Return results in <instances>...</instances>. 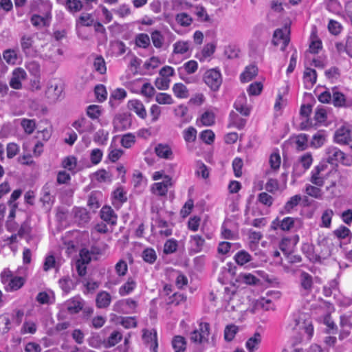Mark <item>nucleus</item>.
<instances>
[{"instance_id": "obj_59", "label": "nucleus", "mask_w": 352, "mask_h": 352, "mask_svg": "<svg viewBox=\"0 0 352 352\" xmlns=\"http://www.w3.org/2000/svg\"><path fill=\"white\" fill-rule=\"evenodd\" d=\"M135 142V136L131 133L124 135L120 140L121 145L126 148H131Z\"/></svg>"}, {"instance_id": "obj_1", "label": "nucleus", "mask_w": 352, "mask_h": 352, "mask_svg": "<svg viewBox=\"0 0 352 352\" xmlns=\"http://www.w3.org/2000/svg\"><path fill=\"white\" fill-rule=\"evenodd\" d=\"M327 164L338 166V163H341L344 166L352 165V157L346 155L344 152L336 146H328L325 149Z\"/></svg>"}, {"instance_id": "obj_41", "label": "nucleus", "mask_w": 352, "mask_h": 352, "mask_svg": "<svg viewBox=\"0 0 352 352\" xmlns=\"http://www.w3.org/2000/svg\"><path fill=\"white\" fill-rule=\"evenodd\" d=\"M94 23V18L91 14L82 13L76 20V26L78 25L85 27L92 26Z\"/></svg>"}, {"instance_id": "obj_37", "label": "nucleus", "mask_w": 352, "mask_h": 352, "mask_svg": "<svg viewBox=\"0 0 352 352\" xmlns=\"http://www.w3.org/2000/svg\"><path fill=\"white\" fill-rule=\"evenodd\" d=\"M236 280L246 285H254L259 281V279L250 273H241L237 276Z\"/></svg>"}, {"instance_id": "obj_47", "label": "nucleus", "mask_w": 352, "mask_h": 352, "mask_svg": "<svg viewBox=\"0 0 352 352\" xmlns=\"http://www.w3.org/2000/svg\"><path fill=\"white\" fill-rule=\"evenodd\" d=\"M58 283L63 292L66 294H68L74 288V282L69 276L60 278Z\"/></svg>"}, {"instance_id": "obj_8", "label": "nucleus", "mask_w": 352, "mask_h": 352, "mask_svg": "<svg viewBox=\"0 0 352 352\" xmlns=\"http://www.w3.org/2000/svg\"><path fill=\"white\" fill-rule=\"evenodd\" d=\"M210 334V324L208 322L199 324V329L194 330L190 334V340L193 342L202 343L208 341Z\"/></svg>"}, {"instance_id": "obj_10", "label": "nucleus", "mask_w": 352, "mask_h": 352, "mask_svg": "<svg viewBox=\"0 0 352 352\" xmlns=\"http://www.w3.org/2000/svg\"><path fill=\"white\" fill-rule=\"evenodd\" d=\"M171 177L165 175L162 182L154 183L151 187L153 194L157 196H165L167 194L168 188L172 186Z\"/></svg>"}, {"instance_id": "obj_29", "label": "nucleus", "mask_w": 352, "mask_h": 352, "mask_svg": "<svg viewBox=\"0 0 352 352\" xmlns=\"http://www.w3.org/2000/svg\"><path fill=\"white\" fill-rule=\"evenodd\" d=\"M258 74V69L255 65H249L245 67V71L241 74L240 79L242 82H247L252 80Z\"/></svg>"}, {"instance_id": "obj_51", "label": "nucleus", "mask_w": 352, "mask_h": 352, "mask_svg": "<svg viewBox=\"0 0 352 352\" xmlns=\"http://www.w3.org/2000/svg\"><path fill=\"white\" fill-rule=\"evenodd\" d=\"M150 38L156 48L160 49L163 46L164 38L160 31H153L151 34Z\"/></svg>"}, {"instance_id": "obj_7", "label": "nucleus", "mask_w": 352, "mask_h": 352, "mask_svg": "<svg viewBox=\"0 0 352 352\" xmlns=\"http://www.w3.org/2000/svg\"><path fill=\"white\" fill-rule=\"evenodd\" d=\"M290 30L287 26L283 28L276 29L273 34L272 43L274 45L281 44L280 50L284 51L289 42Z\"/></svg>"}, {"instance_id": "obj_34", "label": "nucleus", "mask_w": 352, "mask_h": 352, "mask_svg": "<svg viewBox=\"0 0 352 352\" xmlns=\"http://www.w3.org/2000/svg\"><path fill=\"white\" fill-rule=\"evenodd\" d=\"M136 285V282L133 278H128L127 281L119 288V294L124 296L131 294L135 289Z\"/></svg>"}, {"instance_id": "obj_16", "label": "nucleus", "mask_w": 352, "mask_h": 352, "mask_svg": "<svg viewBox=\"0 0 352 352\" xmlns=\"http://www.w3.org/2000/svg\"><path fill=\"white\" fill-rule=\"evenodd\" d=\"M114 129L116 131H122L130 128L131 120L126 114L117 115L113 122Z\"/></svg>"}, {"instance_id": "obj_14", "label": "nucleus", "mask_w": 352, "mask_h": 352, "mask_svg": "<svg viewBox=\"0 0 352 352\" xmlns=\"http://www.w3.org/2000/svg\"><path fill=\"white\" fill-rule=\"evenodd\" d=\"M55 188V184L52 182L46 183L42 188L41 201L43 202L44 206L50 207L54 201V197L52 195V192Z\"/></svg>"}, {"instance_id": "obj_42", "label": "nucleus", "mask_w": 352, "mask_h": 352, "mask_svg": "<svg viewBox=\"0 0 352 352\" xmlns=\"http://www.w3.org/2000/svg\"><path fill=\"white\" fill-rule=\"evenodd\" d=\"M173 91L179 98H186L188 96V90L182 83H175L173 87Z\"/></svg>"}, {"instance_id": "obj_62", "label": "nucleus", "mask_w": 352, "mask_h": 352, "mask_svg": "<svg viewBox=\"0 0 352 352\" xmlns=\"http://www.w3.org/2000/svg\"><path fill=\"white\" fill-rule=\"evenodd\" d=\"M95 70L100 74H103L107 71L106 64L104 58L101 56H97L94 62Z\"/></svg>"}, {"instance_id": "obj_18", "label": "nucleus", "mask_w": 352, "mask_h": 352, "mask_svg": "<svg viewBox=\"0 0 352 352\" xmlns=\"http://www.w3.org/2000/svg\"><path fill=\"white\" fill-rule=\"evenodd\" d=\"M84 301L80 296H75L65 302V306L69 314L80 312L83 307Z\"/></svg>"}, {"instance_id": "obj_64", "label": "nucleus", "mask_w": 352, "mask_h": 352, "mask_svg": "<svg viewBox=\"0 0 352 352\" xmlns=\"http://www.w3.org/2000/svg\"><path fill=\"white\" fill-rule=\"evenodd\" d=\"M144 261L148 263H153L157 258L155 251L152 248H146L142 252Z\"/></svg>"}, {"instance_id": "obj_58", "label": "nucleus", "mask_w": 352, "mask_h": 352, "mask_svg": "<svg viewBox=\"0 0 352 352\" xmlns=\"http://www.w3.org/2000/svg\"><path fill=\"white\" fill-rule=\"evenodd\" d=\"M303 323L301 322L299 318L296 316H294L293 318L289 322L287 329L291 331H298L302 327Z\"/></svg>"}, {"instance_id": "obj_2", "label": "nucleus", "mask_w": 352, "mask_h": 352, "mask_svg": "<svg viewBox=\"0 0 352 352\" xmlns=\"http://www.w3.org/2000/svg\"><path fill=\"white\" fill-rule=\"evenodd\" d=\"M331 172V170L328 169V164L324 161H322L311 171L309 181L317 186H322L325 179Z\"/></svg>"}, {"instance_id": "obj_3", "label": "nucleus", "mask_w": 352, "mask_h": 352, "mask_svg": "<svg viewBox=\"0 0 352 352\" xmlns=\"http://www.w3.org/2000/svg\"><path fill=\"white\" fill-rule=\"evenodd\" d=\"M300 226V221L297 218L287 217L280 220L278 217L272 221L270 230H276L280 229L283 231H290L294 228Z\"/></svg>"}, {"instance_id": "obj_40", "label": "nucleus", "mask_w": 352, "mask_h": 352, "mask_svg": "<svg viewBox=\"0 0 352 352\" xmlns=\"http://www.w3.org/2000/svg\"><path fill=\"white\" fill-rule=\"evenodd\" d=\"M198 69V63L194 60H188L185 63L183 66L178 68V72L182 75V71H184L188 74H194Z\"/></svg>"}, {"instance_id": "obj_39", "label": "nucleus", "mask_w": 352, "mask_h": 352, "mask_svg": "<svg viewBox=\"0 0 352 352\" xmlns=\"http://www.w3.org/2000/svg\"><path fill=\"white\" fill-rule=\"evenodd\" d=\"M172 346L175 352H184L186 348V339L181 336H176L172 340Z\"/></svg>"}, {"instance_id": "obj_15", "label": "nucleus", "mask_w": 352, "mask_h": 352, "mask_svg": "<svg viewBox=\"0 0 352 352\" xmlns=\"http://www.w3.org/2000/svg\"><path fill=\"white\" fill-rule=\"evenodd\" d=\"M173 55H185L186 57H189L190 56L191 42L189 41H177L173 44Z\"/></svg>"}, {"instance_id": "obj_24", "label": "nucleus", "mask_w": 352, "mask_h": 352, "mask_svg": "<svg viewBox=\"0 0 352 352\" xmlns=\"http://www.w3.org/2000/svg\"><path fill=\"white\" fill-rule=\"evenodd\" d=\"M302 252L309 261L315 263L320 260V257L314 251V245L310 243H304L301 247Z\"/></svg>"}, {"instance_id": "obj_13", "label": "nucleus", "mask_w": 352, "mask_h": 352, "mask_svg": "<svg viewBox=\"0 0 352 352\" xmlns=\"http://www.w3.org/2000/svg\"><path fill=\"white\" fill-rule=\"evenodd\" d=\"M63 85L62 83H52L46 91L47 98L52 102H56L63 98Z\"/></svg>"}, {"instance_id": "obj_61", "label": "nucleus", "mask_w": 352, "mask_h": 352, "mask_svg": "<svg viewBox=\"0 0 352 352\" xmlns=\"http://www.w3.org/2000/svg\"><path fill=\"white\" fill-rule=\"evenodd\" d=\"M308 138L307 134L301 133L296 137V144L300 151L305 150L308 146Z\"/></svg>"}, {"instance_id": "obj_9", "label": "nucleus", "mask_w": 352, "mask_h": 352, "mask_svg": "<svg viewBox=\"0 0 352 352\" xmlns=\"http://www.w3.org/2000/svg\"><path fill=\"white\" fill-rule=\"evenodd\" d=\"M27 74L21 67H17L12 71V76L9 80V85L14 89L22 88V81L26 79Z\"/></svg>"}, {"instance_id": "obj_11", "label": "nucleus", "mask_w": 352, "mask_h": 352, "mask_svg": "<svg viewBox=\"0 0 352 352\" xmlns=\"http://www.w3.org/2000/svg\"><path fill=\"white\" fill-rule=\"evenodd\" d=\"M34 38L30 35L24 34L20 39V45L22 52L26 56L33 57L36 56V50L34 46Z\"/></svg>"}, {"instance_id": "obj_17", "label": "nucleus", "mask_w": 352, "mask_h": 352, "mask_svg": "<svg viewBox=\"0 0 352 352\" xmlns=\"http://www.w3.org/2000/svg\"><path fill=\"white\" fill-rule=\"evenodd\" d=\"M237 297L235 290L230 289L228 287H224L223 300L226 303L225 308L228 311H234L235 309L236 305L234 303V300Z\"/></svg>"}, {"instance_id": "obj_55", "label": "nucleus", "mask_w": 352, "mask_h": 352, "mask_svg": "<svg viewBox=\"0 0 352 352\" xmlns=\"http://www.w3.org/2000/svg\"><path fill=\"white\" fill-rule=\"evenodd\" d=\"M239 328L234 324L227 325L224 330V338L225 340L230 342L232 341L236 333L238 332Z\"/></svg>"}, {"instance_id": "obj_38", "label": "nucleus", "mask_w": 352, "mask_h": 352, "mask_svg": "<svg viewBox=\"0 0 352 352\" xmlns=\"http://www.w3.org/2000/svg\"><path fill=\"white\" fill-rule=\"evenodd\" d=\"M135 43L138 47L146 49L151 45V38L147 34H138L135 37Z\"/></svg>"}, {"instance_id": "obj_49", "label": "nucleus", "mask_w": 352, "mask_h": 352, "mask_svg": "<svg viewBox=\"0 0 352 352\" xmlns=\"http://www.w3.org/2000/svg\"><path fill=\"white\" fill-rule=\"evenodd\" d=\"M175 20L178 24L183 27H188L192 23V17L186 12L177 14Z\"/></svg>"}, {"instance_id": "obj_63", "label": "nucleus", "mask_w": 352, "mask_h": 352, "mask_svg": "<svg viewBox=\"0 0 352 352\" xmlns=\"http://www.w3.org/2000/svg\"><path fill=\"white\" fill-rule=\"evenodd\" d=\"M301 201V196L300 195H296L292 197L285 204V210L287 212H290L291 210L298 205L300 201Z\"/></svg>"}, {"instance_id": "obj_32", "label": "nucleus", "mask_w": 352, "mask_h": 352, "mask_svg": "<svg viewBox=\"0 0 352 352\" xmlns=\"http://www.w3.org/2000/svg\"><path fill=\"white\" fill-rule=\"evenodd\" d=\"M230 125L234 126L239 129H242L245 124L246 120L242 118L234 111H231L229 116Z\"/></svg>"}, {"instance_id": "obj_19", "label": "nucleus", "mask_w": 352, "mask_h": 352, "mask_svg": "<svg viewBox=\"0 0 352 352\" xmlns=\"http://www.w3.org/2000/svg\"><path fill=\"white\" fill-rule=\"evenodd\" d=\"M128 108L136 113L141 119L145 120L147 117V112L144 104L139 100H131L128 102Z\"/></svg>"}, {"instance_id": "obj_26", "label": "nucleus", "mask_w": 352, "mask_h": 352, "mask_svg": "<svg viewBox=\"0 0 352 352\" xmlns=\"http://www.w3.org/2000/svg\"><path fill=\"white\" fill-rule=\"evenodd\" d=\"M111 302L110 294L105 291L100 292L96 298V305L99 309H104L109 306Z\"/></svg>"}, {"instance_id": "obj_21", "label": "nucleus", "mask_w": 352, "mask_h": 352, "mask_svg": "<svg viewBox=\"0 0 352 352\" xmlns=\"http://www.w3.org/2000/svg\"><path fill=\"white\" fill-rule=\"evenodd\" d=\"M334 141L339 144H348L351 141V131L344 126H341L335 133Z\"/></svg>"}, {"instance_id": "obj_52", "label": "nucleus", "mask_w": 352, "mask_h": 352, "mask_svg": "<svg viewBox=\"0 0 352 352\" xmlns=\"http://www.w3.org/2000/svg\"><path fill=\"white\" fill-rule=\"evenodd\" d=\"M197 130L193 126H189L183 131V137L186 142H194L197 138Z\"/></svg>"}, {"instance_id": "obj_20", "label": "nucleus", "mask_w": 352, "mask_h": 352, "mask_svg": "<svg viewBox=\"0 0 352 352\" xmlns=\"http://www.w3.org/2000/svg\"><path fill=\"white\" fill-rule=\"evenodd\" d=\"M72 126L79 133L91 132L93 124L85 117H81L72 123Z\"/></svg>"}, {"instance_id": "obj_36", "label": "nucleus", "mask_w": 352, "mask_h": 352, "mask_svg": "<svg viewBox=\"0 0 352 352\" xmlns=\"http://www.w3.org/2000/svg\"><path fill=\"white\" fill-rule=\"evenodd\" d=\"M215 47L212 43L206 44L200 53L196 54V58L200 61H204L207 58L210 57L214 52Z\"/></svg>"}, {"instance_id": "obj_56", "label": "nucleus", "mask_w": 352, "mask_h": 352, "mask_svg": "<svg viewBox=\"0 0 352 352\" xmlns=\"http://www.w3.org/2000/svg\"><path fill=\"white\" fill-rule=\"evenodd\" d=\"M155 101L160 104H172L174 102L172 96L167 93L157 94Z\"/></svg>"}, {"instance_id": "obj_54", "label": "nucleus", "mask_w": 352, "mask_h": 352, "mask_svg": "<svg viewBox=\"0 0 352 352\" xmlns=\"http://www.w3.org/2000/svg\"><path fill=\"white\" fill-rule=\"evenodd\" d=\"M21 125L28 134H32L36 129V122L34 120L23 118L21 120Z\"/></svg>"}, {"instance_id": "obj_31", "label": "nucleus", "mask_w": 352, "mask_h": 352, "mask_svg": "<svg viewBox=\"0 0 352 352\" xmlns=\"http://www.w3.org/2000/svg\"><path fill=\"white\" fill-rule=\"evenodd\" d=\"M300 286L307 293L311 291L313 286V278L309 273L302 272L300 276Z\"/></svg>"}, {"instance_id": "obj_12", "label": "nucleus", "mask_w": 352, "mask_h": 352, "mask_svg": "<svg viewBox=\"0 0 352 352\" xmlns=\"http://www.w3.org/2000/svg\"><path fill=\"white\" fill-rule=\"evenodd\" d=\"M340 331L339 339L342 340L352 332V316L341 315L340 317Z\"/></svg>"}, {"instance_id": "obj_27", "label": "nucleus", "mask_w": 352, "mask_h": 352, "mask_svg": "<svg viewBox=\"0 0 352 352\" xmlns=\"http://www.w3.org/2000/svg\"><path fill=\"white\" fill-rule=\"evenodd\" d=\"M327 136V132L324 130H320L317 131L312 137L310 146L315 148L321 147L324 144Z\"/></svg>"}, {"instance_id": "obj_25", "label": "nucleus", "mask_w": 352, "mask_h": 352, "mask_svg": "<svg viewBox=\"0 0 352 352\" xmlns=\"http://www.w3.org/2000/svg\"><path fill=\"white\" fill-rule=\"evenodd\" d=\"M234 107L238 112L244 116H248L250 113V109L247 105V100L244 94L238 97Z\"/></svg>"}, {"instance_id": "obj_57", "label": "nucleus", "mask_w": 352, "mask_h": 352, "mask_svg": "<svg viewBox=\"0 0 352 352\" xmlns=\"http://www.w3.org/2000/svg\"><path fill=\"white\" fill-rule=\"evenodd\" d=\"M3 59L8 64H15L18 56L17 53L14 50L8 49L3 52Z\"/></svg>"}, {"instance_id": "obj_48", "label": "nucleus", "mask_w": 352, "mask_h": 352, "mask_svg": "<svg viewBox=\"0 0 352 352\" xmlns=\"http://www.w3.org/2000/svg\"><path fill=\"white\" fill-rule=\"evenodd\" d=\"M126 91L124 89H116L111 94L109 103L113 106L114 100L121 101L126 97Z\"/></svg>"}, {"instance_id": "obj_23", "label": "nucleus", "mask_w": 352, "mask_h": 352, "mask_svg": "<svg viewBox=\"0 0 352 352\" xmlns=\"http://www.w3.org/2000/svg\"><path fill=\"white\" fill-rule=\"evenodd\" d=\"M155 153L160 158L172 160L173 153L170 146L166 144H158L155 147Z\"/></svg>"}, {"instance_id": "obj_53", "label": "nucleus", "mask_w": 352, "mask_h": 352, "mask_svg": "<svg viewBox=\"0 0 352 352\" xmlns=\"http://www.w3.org/2000/svg\"><path fill=\"white\" fill-rule=\"evenodd\" d=\"M144 338L146 340V342H148L151 341V351L152 352H157V335L156 333L152 334L151 332L145 331L143 335Z\"/></svg>"}, {"instance_id": "obj_6", "label": "nucleus", "mask_w": 352, "mask_h": 352, "mask_svg": "<svg viewBox=\"0 0 352 352\" xmlns=\"http://www.w3.org/2000/svg\"><path fill=\"white\" fill-rule=\"evenodd\" d=\"M204 81L212 90H218L222 82L220 71L217 69L207 70L204 75Z\"/></svg>"}, {"instance_id": "obj_22", "label": "nucleus", "mask_w": 352, "mask_h": 352, "mask_svg": "<svg viewBox=\"0 0 352 352\" xmlns=\"http://www.w3.org/2000/svg\"><path fill=\"white\" fill-rule=\"evenodd\" d=\"M100 217L111 225H115L118 218L113 208L108 206H103L100 210Z\"/></svg>"}, {"instance_id": "obj_44", "label": "nucleus", "mask_w": 352, "mask_h": 352, "mask_svg": "<svg viewBox=\"0 0 352 352\" xmlns=\"http://www.w3.org/2000/svg\"><path fill=\"white\" fill-rule=\"evenodd\" d=\"M319 187L320 186H314L311 184H306L305 192L311 197L320 199L322 197V192Z\"/></svg>"}, {"instance_id": "obj_45", "label": "nucleus", "mask_w": 352, "mask_h": 352, "mask_svg": "<svg viewBox=\"0 0 352 352\" xmlns=\"http://www.w3.org/2000/svg\"><path fill=\"white\" fill-rule=\"evenodd\" d=\"M234 260L238 265H243L252 260V256L248 252L241 250L235 254Z\"/></svg>"}, {"instance_id": "obj_33", "label": "nucleus", "mask_w": 352, "mask_h": 352, "mask_svg": "<svg viewBox=\"0 0 352 352\" xmlns=\"http://www.w3.org/2000/svg\"><path fill=\"white\" fill-rule=\"evenodd\" d=\"M190 243L191 248L195 252H199L202 250L205 240L201 236L196 234L190 236Z\"/></svg>"}, {"instance_id": "obj_4", "label": "nucleus", "mask_w": 352, "mask_h": 352, "mask_svg": "<svg viewBox=\"0 0 352 352\" xmlns=\"http://www.w3.org/2000/svg\"><path fill=\"white\" fill-rule=\"evenodd\" d=\"M312 163L313 157L310 153L302 155L298 162L294 165L292 175L296 177H300L310 168Z\"/></svg>"}, {"instance_id": "obj_46", "label": "nucleus", "mask_w": 352, "mask_h": 352, "mask_svg": "<svg viewBox=\"0 0 352 352\" xmlns=\"http://www.w3.org/2000/svg\"><path fill=\"white\" fill-rule=\"evenodd\" d=\"M334 214L332 209H326L321 217L320 227L329 228L331 227V219Z\"/></svg>"}, {"instance_id": "obj_43", "label": "nucleus", "mask_w": 352, "mask_h": 352, "mask_svg": "<svg viewBox=\"0 0 352 352\" xmlns=\"http://www.w3.org/2000/svg\"><path fill=\"white\" fill-rule=\"evenodd\" d=\"M25 68L34 77H39L41 74V66L36 60H30L25 63Z\"/></svg>"}, {"instance_id": "obj_5", "label": "nucleus", "mask_w": 352, "mask_h": 352, "mask_svg": "<svg viewBox=\"0 0 352 352\" xmlns=\"http://www.w3.org/2000/svg\"><path fill=\"white\" fill-rule=\"evenodd\" d=\"M2 282L5 285V289L8 292H14L19 289L25 283L23 278L14 276L10 271L5 272L2 275Z\"/></svg>"}, {"instance_id": "obj_60", "label": "nucleus", "mask_w": 352, "mask_h": 352, "mask_svg": "<svg viewBox=\"0 0 352 352\" xmlns=\"http://www.w3.org/2000/svg\"><path fill=\"white\" fill-rule=\"evenodd\" d=\"M65 6L71 12H77L82 8V3L80 0H67Z\"/></svg>"}, {"instance_id": "obj_30", "label": "nucleus", "mask_w": 352, "mask_h": 352, "mask_svg": "<svg viewBox=\"0 0 352 352\" xmlns=\"http://www.w3.org/2000/svg\"><path fill=\"white\" fill-rule=\"evenodd\" d=\"M317 80L316 72L314 69L306 68L303 74V80L307 87H312Z\"/></svg>"}, {"instance_id": "obj_28", "label": "nucleus", "mask_w": 352, "mask_h": 352, "mask_svg": "<svg viewBox=\"0 0 352 352\" xmlns=\"http://www.w3.org/2000/svg\"><path fill=\"white\" fill-rule=\"evenodd\" d=\"M102 195L100 191H93L90 193L87 201V206L91 210L94 211L100 206V200L102 199Z\"/></svg>"}, {"instance_id": "obj_35", "label": "nucleus", "mask_w": 352, "mask_h": 352, "mask_svg": "<svg viewBox=\"0 0 352 352\" xmlns=\"http://www.w3.org/2000/svg\"><path fill=\"white\" fill-rule=\"evenodd\" d=\"M261 341V336L260 333H255L254 336L250 338L245 344V346L249 352H253L258 348V345Z\"/></svg>"}, {"instance_id": "obj_50", "label": "nucleus", "mask_w": 352, "mask_h": 352, "mask_svg": "<svg viewBox=\"0 0 352 352\" xmlns=\"http://www.w3.org/2000/svg\"><path fill=\"white\" fill-rule=\"evenodd\" d=\"M10 329V319L8 314L0 316V335L7 333Z\"/></svg>"}]
</instances>
